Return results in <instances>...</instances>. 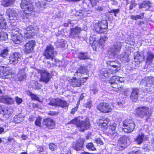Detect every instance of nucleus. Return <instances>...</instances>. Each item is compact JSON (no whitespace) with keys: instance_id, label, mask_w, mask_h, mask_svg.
Wrapping results in <instances>:
<instances>
[{"instance_id":"nucleus-1","label":"nucleus","mask_w":154,"mask_h":154,"mask_svg":"<svg viewBox=\"0 0 154 154\" xmlns=\"http://www.w3.org/2000/svg\"><path fill=\"white\" fill-rule=\"evenodd\" d=\"M6 14L8 17L7 20L11 24V39L14 43L20 44L22 42L23 36L21 33V31L19 28L16 26V23L15 21L18 19V15L16 11L12 8H9L6 11Z\"/></svg>"},{"instance_id":"nucleus-2","label":"nucleus","mask_w":154,"mask_h":154,"mask_svg":"<svg viewBox=\"0 0 154 154\" xmlns=\"http://www.w3.org/2000/svg\"><path fill=\"white\" fill-rule=\"evenodd\" d=\"M20 7L23 11L21 16L23 19L27 18L35 11L32 2L30 0H21Z\"/></svg>"},{"instance_id":"nucleus-3","label":"nucleus","mask_w":154,"mask_h":154,"mask_svg":"<svg viewBox=\"0 0 154 154\" xmlns=\"http://www.w3.org/2000/svg\"><path fill=\"white\" fill-rule=\"evenodd\" d=\"M107 38L108 37L106 36H102L98 42V40H97L96 35H91L89 38L90 44L93 50H96L97 48L99 47L100 46L103 45Z\"/></svg>"},{"instance_id":"nucleus-4","label":"nucleus","mask_w":154,"mask_h":154,"mask_svg":"<svg viewBox=\"0 0 154 154\" xmlns=\"http://www.w3.org/2000/svg\"><path fill=\"white\" fill-rule=\"evenodd\" d=\"M70 123L75 124L79 128L80 131H84L90 127L89 120L87 118L84 121H81L79 118H75L71 121Z\"/></svg>"},{"instance_id":"nucleus-5","label":"nucleus","mask_w":154,"mask_h":154,"mask_svg":"<svg viewBox=\"0 0 154 154\" xmlns=\"http://www.w3.org/2000/svg\"><path fill=\"white\" fill-rule=\"evenodd\" d=\"M152 111L149 108L145 106L139 107L136 110L134 114L136 116L141 118L149 117L151 115Z\"/></svg>"},{"instance_id":"nucleus-6","label":"nucleus","mask_w":154,"mask_h":154,"mask_svg":"<svg viewBox=\"0 0 154 154\" xmlns=\"http://www.w3.org/2000/svg\"><path fill=\"white\" fill-rule=\"evenodd\" d=\"M134 58L135 60L136 59L138 60V61L137 62L139 64L143 59L145 60L146 64H149L151 63L152 60L154 59V53L150 51H147L146 54L144 56L143 53H141L139 54V56L135 57Z\"/></svg>"},{"instance_id":"nucleus-7","label":"nucleus","mask_w":154,"mask_h":154,"mask_svg":"<svg viewBox=\"0 0 154 154\" xmlns=\"http://www.w3.org/2000/svg\"><path fill=\"white\" fill-rule=\"evenodd\" d=\"M124 78L117 76H112L110 79L109 83L111 86L115 88L112 90V92L113 91H118L119 90V88H121L122 85L120 87L119 83H122L124 82Z\"/></svg>"},{"instance_id":"nucleus-8","label":"nucleus","mask_w":154,"mask_h":154,"mask_svg":"<svg viewBox=\"0 0 154 154\" xmlns=\"http://www.w3.org/2000/svg\"><path fill=\"white\" fill-rule=\"evenodd\" d=\"M140 85L142 87H146L145 88L148 91H151L154 87V77H145L142 80L140 83Z\"/></svg>"},{"instance_id":"nucleus-9","label":"nucleus","mask_w":154,"mask_h":154,"mask_svg":"<svg viewBox=\"0 0 154 154\" xmlns=\"http://www.w3.org/2000/svg\"><path fill=\"white\" fill-rule=\"evenodd\" d=\"M94 29L98 33H103L108 29V23L106 20H103L95 23Z\"/></svg>"},{"instance_id":"nucleus-10","label":"nucleus","mask_w":154,"mask_h":154,"mask_svg":"<svg viewBox=\"0 0 154 154\" xmlns=\"http://www.w3.org/2000/svg\"><path fill=\"white\" fill-rule=\"evenodd\" d=\"M123 126L125 127L123 128V131L127 133H131L134 130L135 124L134 122L131 119H127L123 122Z\"/></svg>"},{"instance_id":"nucleus-11","label":"nucleus","mask_w":154,"mask_h":154,"mask_svg":"<svg viewBox=\"0 0 154 154\" xmlns=\"http://www.w3.org/2000/svg\"><path fill=\"white\" fill-rule=\"evenodd\" d=\"M87 76H83L82 77L78 76V79L73 78L69 80L71 85L73 87H79L83 85L87 80Z\"/></svg>"},{"instance_id":"nucleus-12","label":"nucleus","mask_w":154,"mask_h":154,"mask_svg":"<svg viewBox=\"0 0 154 154\" xmlns=\"http://www.w3.org/2000/svg\"><path fill=\"white\" fill-rule=\"evenodd\" d=\"M122 44L120 42L115 43L113 46L108 53L111 55L110 58H116L117 54L120 51Z\"/></svg>"},{"instance_id":"nucleus-13","label":"nucleus","mask_w":154,"mask_h":154,"mask_svg":"<svg viewBox=\"0 0 154 154\" xmlns=\"http://www.w3.org/2000/svg\"><path fill=\"white\" fill-rule=\"evenodd\" d=\"M54 50L53 46L51 45H48L44 53V55L47 59L52 60L54 57Z\"/></svg>"},{"instance_id":"nucleus-14","label":"nucleus","mask_w":154,"mask_h":154,"mask_svg":"<svg viewBox=\"0 0 154 154\" xmlns=\"http://www.w3.org/2000/svg\"><path fill=\"white\" fill-rule=\"evenodd\" d=\"M97 109L102 112L108 113L112 111V109L108 103H101L97 106Z\"/></svg>"},{"instance_id":"nucleus-15","label":"nucleus","mask_w":154,"mask_h":154,"mask_svg":"<svg viewBox=\"0 0 154 154\" xmlns=\"http://www.w3.org/2000/svg\"><path fill=\"white\" fill-rule=\"evenodd\" d=\"M116 124L114 123H111L109 128V132L107 133V135L111 138L114 139L118 136V134L115 131Z\"/></svg>"},{"instance_id":"nucleus-16","label":"nucleus","mask_w":154,"mask_h":154,"mask_svg":"<svg viewBox=\"0 0 154 154\" xmlns=\"http://www.w3.org/2000/svg\"><path fill=\"white\" fill-rule=\"evenodd\" d=\"M108 65L111 67L109 68L113 73L118 71L120 69V65L118 63L117 61H109L107 62Z\"/></svg>"},{"instance_id":"nucleus-17","label":"nucleus","mask_w":154,"mask_h":154,"mask_svg":"<svg viewBox=\"0 0 154 154\" xmlns=\"http://www.w3.org/2000/svg\"><path fill=\"white\" fill-rule=\"evenodd\" d=\"M11 73V71L10 68L3 66H0V75L3 78L8 79V77L6 76L10 75Z\"/></svg>"},{"instance_id":"nucleus-18","label":"nucleus","mask_w":154,"mask_h":154,"mask_svg":"<svg viewBox=\"0 0 154 154\" xmlns=\"http://www.w3.org/2000/svg\"><path fill=\"white\" fill-rule=\"evenodd\" d=\"M88 71L86 67L85 66H81L78 70L75 73V75H78V76L82 77L83 76H87V79L88 77Z\"/></svg>"},{"instance_id":"nucleus-19","label":"nucleus","mask_w":154,"mask_h":154,"mask_svg":"<svg viewBox=\"0 0 154 154\" xmlns=\"http://www.w3.org/2000/svg\"><path fill=\"white\" fill-rule=\"evenodd\" d=\"M35 45V42L34 41H31L27 42L24 45V52L27 54L32 52Z\"/></svg>"},{"instance_id":"nucleus-20","label":"nucleus","mask_w":154,"mask_h":154,"mask_svg":"<svg viewBox=\"0 0 154 154\" xmlns=\"http://www.w3.org/2000/svg\"><path fill=\"white\" fill-rule=\"evenodd\" d=\"M34 29V28L31 25L28 26L26 29V31L24 33V37L26 38H30L34 36L35 32Z\"/></svg>"},{"instance_id":"nucleus-21","label":"nucleus","mask_w":154,"mask_h":154,"mask_svg":"<svg viewBox=\"0 0 154 154\" xmlns=\"http://www.w3.org/2000/svg\"><path fill=\"white\" fill-rule=\"evenodd\" d=\"M21 58V55L19 53H15L9 57V62L11 64H15L17 63Z\"/></svg>"},{"instance_id":"nucleus-22","label":"nucleus","mask_w":154,"mask_h":154,"mask_svg":"<svg viewBox=\"0 0 154 154\" xmlns=\"http://www.w3.org/2000/svg\"><path fill=\"white\" fill-rule=\"evenodd\" d=\"M40 73L41 75V80L45 83L48 82L51 77V75L46 70H40Z\"/></svg>"},{"instance_id":"nucleus-23","label":"nucleus","mask_w":154,"mask_h":154,"mask_svg":"<svg viewBox=\"0 0 154 154\" xmlns=\"http://www.w3.org/2000/svg\"><path fill=\"white\" fill-rule=\"evenodd\" d=\"M113 72L109 69L107 68H103L100 71V77L102 79H105L107 78Z\"/></svg>"},{"instance_id":"nucleus-24","label":"nucleus","mask_w":154,"mask_h":154,"mask_svg":"<svg viewBox=\"0 0 154 154\" xmlns=\"http://www.w3.org/2000/svg\"><path fill=\"white\" fill-rule=\"evenodd\" d=\"M82 31L81 29L78 27H76L70 29L69 36L71 38H79V34Z\"/></svg>"},{"instance_id":"nucleus-25","label":"nucleus","mask_w":154,"mask_h":154,"mask_svg":"<svg viewBox=\"0 0 154 154\" xmlns=\"http://www.w3.org/2000/svg\"><path fill=\"white\" fill-rule=\"evenodd\" d=\"M43 125L49 129H53L55 127V122L50 119H46L43 120Z\"/></svg>"},{"instance_id":"nucleus-26","label":"nucleus","mask_w":154,"mask_h":154,"mask_svg":"<svg viewBox=\"0 0 154 154\" xmlns=\"http://www.w3.org/2000/svg\"><path fill=\"white\" fill-rule=\"evenodd\" d=\"M90 11L84 9L76 12L75 14V16L78 19H81L88 16V15L90 14Z\"/></svg>"},{"instance_id":"nucleus-27","label":"nucleus","mask_w":154,"mask_h":154,"mask_svg":"<svg viewBox=\"0 0 154 154\" xmlns=\"http://www.w3.org/2000/svg\"><path fill=\"white\" fill-rule=\"evenodd\" d=\"M110 122V120L108 118H103L102 119H99L97 121V123L98 125L104 128H106L107 127V125Z\"/></svg>"},{"instance_id":"nucleus-28","label":"nucleus","mask_w":154,"mask_h":154,"mask_svg":"<svg viewBox=\"0 0 154 154\" xmlns=\"http://www.w3.org/2000/svg\"><path fill=\"white\" fill-rule=\"evenodd\" d=\"M0 113L3 114L4 117L8 118L11 115V110L10 109L5 108L2 106H0Z\"/></svg>"},{"instance_id":"nucleus-29","label":"nucleus","mask_w":154,"mask_h":154,"mask_svg":"<svg viewBox=\"0 0 154 154\" xmlns=\"http://www.w3.org/2000/svg\"><path fill=\"white\" fill-rule=\"evenodd\" d=\"M148 137L144 135L143 133L139 134L135 139V141L138 144H141L144 141H146L147 140Z\"/></svg>"},{"instance_id":"nucleus-30","label":"nucleus","mask_w":154,"mask_h":154,"mask_svg":"<svg viewBox=\"0 0 154 154\" xmlns=\"http://www.w3.org/2000/svg\"><path fill=\"white\" fill-rule=\"evenodd\" d=\"M130 143L129 138L128 136H124L120 137L118 143L119 145L123 144L127 146Z\"/></svg>"},{"instance_id":"nucleus-31","label":"nucleus","mask_w":154,"mask_h":154,"mask_svg":"<svg viewBox=\"0 0 154 154\" xmlns=\"http://www.w3.org/2000/svg\"><path fill=\"white\" fill-rule=\"evenodd\" d=\"M138 89L136 88L133 89L130 96V99L133 101H135L138 97Z\"/></svg>"},{"instance_id":"nucleus-32","label":"nucleus","mask_w":154,"mask_h":154,"mask_svg":"<svg viewBox=\"0 0 154 154\" xmlns=\"http://www.w3.org/2000/svg\"><path fill=\"white\" fill-rule=\"evenodd\" d=\"M26 70V69L25 68L21 69L20 70L18 74V76L19 79L20 81L26 79L25 72Z\"/></svg>"},{"instance_id":"nucleus-33","label":"nucleus","mask_w":154,"mask_h":154,"mask_svg":"<svg viewBox=\"0 0 154 154\" xmlns=\"http://www.w3.org/2000/svg\"><path fill=\"white\" fill-rule=\"evenodd\" d=\"M139 8L140 9L145 8L148 7L149 8L152 7V4L148 1H144L142 3L139 4Z\"/></svg>"},{"instance_id":"nucleus-34","label":"nucleus","mask_w":154,"mask_h":154,"mask_svg":"<svg viewBox=\"0 0 154 154\" xmlns=\"http://www.w3.org/2000/svg\"><path fill=\"white\" fill-rule=\"evenodd\" d=\"M15 0H2L1 5L5 7H8L12 5Z\"/></svg>"},{"instance_id":"nucleus-35","label":"nucleus","mask_w":154,"mask_h":154,"mask_svg":"<svg viewBox=\"0 0 154 154\" xmlns=\"http://www.w3.org/2000/svg\"><path fill=\"white\" fill-rule=\"evenodd\" d=\"M57 101H58L57 106L62 107H66L69 105V104L66 101L58 99Z\"/></svg>"},{"instance_id":"nucleus-36","label":"nucleus","mask_w":154,"mask_h":154,"mask_svg":"<svg viewBox=\"0 0 154 154\" xmlns=\"http://www.w3.org/2000/svg\"><path fill=\"white\" fill-rule=\"evenodd\" d=\"M23 117H22L20 115H16L14 119V122L16 123H19L23 121Z\"/></svg>"},{"instance_id":"nucleus-37","label":"nucleus","mask_w":154,"mask_h":154,"mask_svg":"<svg viewBox=\"0 0 154 154\" xmlns=\"http://www.w3.org/2000/svg\"><path fill=\"white\" fill-rule=\"evenodd\" d=\"M2 15L0 14V28L5 29L6 28V23L4 18L2 17Z\"/></svg>"},{"instance_id":"nucleus-38","label":"nucleus","mask_w":154,"mask_h":154,"mask_svg":"<svg viewBox=\"0 0 154 154\" xmlns=\"http://www.w3.org/2000/svg\"><path fill=\"white\" fill-rule=\"evenodd\" d=\"M55 44L57 48L63 47L65 46L64 40L63 39L58 40L56 42Z\"/></svg>"},{"instance_id":"nucleus-39","label":"nucleus","mask_w":154,"mask_h":154,"mask_svg":"<svg viewBox=\"0 0 154 154\" xmlns=\"http://www.w3.org/2000/svg\"><path fill=\"white\" fill-rule=\"evenodd\" d=\"M58 99H55L52 98H49L48 101L49 102L48 104L51 105H57L58 103Z\"/></svg>"},{"instance_id":"nucleus-40","label":"nucleus","mask_w":154,"mask_h":154,"mask_svg":"<svg viewBox=\"0 0 154 154\" xmlns=\"http://www.w3.org/2000/svg\"><path fill=\"white\" fill-rule=\"evenodd\" d=\"M8 50L7 48L3 49L1 51L0 56L3 58L5 57L8 55Z\"/></svg>"},{"instance_id":"nucleus-41","label":"nucleus","mask_w":154,"mask_h":154,"mask_svg":"<svg viewBox=\"0 0 154 154\" xmlns=\"http://www.w3.org/2000/svg\"><path fill=\"white\" fill-rule=\"evenodd\" d=\"M144 17V13H141L140 15L136 16L131 15V19L132 20H136L138 19H142Z\"/></svg>"},{"instance_id":"nucleus-42","label":"nucleus","mask_w":154,"mask_h":154,"mask_svg":"<svg viewBox=\"0 0 154 154\" xmlns=\"http://www.w3.org/2000/svg\"><path fill=\"white\" fill-rule=\"evenodd\" d=\"M73 147L75 150L79 151L82 149L83 146L82 144H80L79 143H77L75 145H73Z\"/></svg>"},{"instance_id":"nucleus-43","label":"nucleus","mask_w":154,"mask_h":154,"mask_svg":"<svg viewBox=\"0 0 154 154\" xmlns=\"http://www.w3.org/2000/svg\"><path fill=\"white\" fill-rule=\"evenodd\" d=\"M7 34L4 32H1L0 33V38L3 40H5L8 39Z\"/></svg>"},{"instance_id":"nucleus-44","label":"nucleus","mask_w":154,"mask_h":154,"mask_svg":"<svg viewBox=\"0 0 154 154\" xmlns=\"http://www.w3.org/2000/svg\"><path fill=\"white\" fill-rule=\"evenodd\" d=\"M5 103L11 104H12L14 102V100L12 98L5 96Z\"/></svg>"},{"instance_id":"nucleus-45","label":"nucleus","mask_w":154,"mask_h":154,"mask_svg":"<svg viewBox=\"0 0 154 154\" xmlns=\"http://www.w3.org/2000/svg\"><path fill=\"white\" fill-rule=\"evenodd\" d=\"M87 148L90 150L94 151L96 150L93 144L92 143H90L86 145Z\"/></svg>"},{"instance_id":"nucleus-46","label":"nucleus","mask_w":154,"mask_h":154,"mask_svg":"<svg viewBox=\"0 0 154 154\" xmlns=\"http://www.w3.org/2000/svg\"><path fill=\"white\" fill-rule=\"evenodd\" d=\"M41 118L40 117L37 118L35 122V125L40 127H41L42 126L41 122Z\"/></svg>"},{"instance_id":"nucleus-47","label":"nucleus","mask_w":154,"mask_h":154,"mask_svg":"<svg viewBox=\"0 0 154 154\" xmlns=\"http://www.w3.org/2000/svg\"><path fill=\"white\" fill-rule=\"evenodd\" d=\"M88 58V57L86 55L83 53H80L79 56V58L80 60H85Z\"/></svg>"},{"instance_id":"nucleus-48","label":"nucleus","mask_w":154,"mask_h":154,"mask_svg":"<svg viewBox=\"0 0 154 154\" xmlns=\"http://www.w3.org/2000/svg\"><path fill=\"white\" fill-rule=\"evenodd\" d=\"M29 94L32 100L41 102L39 100L38 97L36 95L32 94L31 92H29Z\"/></svg>"},{"instance_id":"nucleus-49","label":"nucleus","mask_w":154,"mask_h":154,"mask_svg":"<svg viewBox=\"0 0 154 154\" xmlns=\"http://www.w3.org/2000/svg\"><path fill=\"white\" fill-rule=\"evenodd\" d=\"M90 91L91 93L95 94L97 92V90L96 86H91L90 88Z\"/></svg>"},{"instance_id":"nucleus-50","label":"nucleus","mask_w":154,"mask_h":154,"mask_svg":"<svg viewBox=\"0 0 154 154\" xmlns=\"http://www.w3.org/2000/svg\"><path fill=\"white\" fill-rule=\"evenodd\" d=\"M49 149L52 151L55 150L57 148V146L54 143H50L49 145Z\"/></svg>"},{"instance_id":"nucleus-51","label":"nucleus","mask_w":154,"mask_h":154,"mask_svg":"<svg viewBox=\"0 0 154 154\" xmlns=\"http://www.w3.org/2000/svg\"><path fill=\"white\" fill-rule=\"evenodd\" d=\"M42 85L41 84H38V82H35L33 85V88L37 89H40Z\"/></svg>"},{"instance_id":"nucleus-52","label":"nucleus","mask_w":154,"mask_h":154,"mask_svg":"<svg viewBox=\"0 0 154 154\" xmlns=\"http://www.w3.org/2000/svg\"><path fill=\"white\" fill-rule=\"evenodd\" d=\"M79 105V103H77V104L76 105V106L72 108V110L70 112V113L71 114H74L75 113L76 111L77 110V109L78 108V106Z\"/></svg>"},{"instance_id":"nucleus-53","label":"nucleus","mask_w":154,"mask_h":154,"mask_svg":"<svg viewBox=\"0 0 154 154\" xmlns=\"http://www.w3.org/2000/svg\"><path fill=\"white\" fill-rule=\"evenodd\" d=\"M119 12V9H113L111 10L109 12L110 13H114V16L115 17L116 16V14H118Z\"/></svg>"},{"instance_id":"nucleus-54","label":"nucleus","mask_w":154,"mask_h":154,"mask_svg":"<svg viewBox=\"0 0 154 154\" xmlns=\"http://www.w3.org/2000/svg\"><path fill=\"white\" fill-rule=\"evenodd\" d=\"M15 101L17 104H21L23 102L22 99L18 97H16Z\"/></svg>"},{"instance_id":"nucleus-55","label":"nucleus","mask_w":154,"mask_h":154,"mask_svg":"<svg viewBox=\"0 0 154 154\" xmlns=\"http://www.w3.org/2000/svg\"><path fill=\"white\" fill-rule=\"evenodd\" d=\"M95 141L97 144H99L100 145H103V141L100 139L97 138L95 140Z\"/></svg>"},{"instance_id":"nucleus-56","label":"nucleus","mask_w":154,"mask_h":154,"mask_svg":"<svg viewBox=\"0 0 154 154\" xmlns=\"http://www.w3.org/2000/svg\"><path fill=\"white\" fill-rule=\"evenodd\" d=\"M85 138H81L79 139L78 141V143H79L80 144H82V146L83 145V143L85 141Z\"/></svg>"},{"instance_id":"nucleus-57","label":"nucleus","mask_w":154,"mask_h":154,"mask_svg":"<svg viewBox=\"0 0 154 154\" xmlns=\"http://www.w3.org/2000/svg\"><path fill=\"white\" fill-rule=\"evenodd\" d=\"M5 96L0 97V103H5Z\"/></svg>"},{"instance_id":"nucleus-58","label":"nucleus","mask_w":154,"mask_h":154,"mask_svg":"<svg viewBox=\"0 0 154 154\" xmlns=\"http://www.w3.org/2000/svg\"><path fill=\"white\" fill-rule=\"evenodd\" d=\"M85 107L89 108H91V103L90 102H88L86 104H85Z\"/></svg>"},{"instance_id":"nucleus-59","label":"nucleus","mask_w":154,"mask_h":154,"mask_svg":"<svg viewBox=\"0 0 154 154\" xmlns=\"http://www.w3.org/2000/svg\"><path fill=\"white\" fill-rule=\"evenodd\" d=\"M123 94L126 96H127L129 94V92L128 89H126L125 91L123 92Z\"/></svg>"},{"instance_id":"nucleus-60","label":"nucleus","mask_w":154,"mask_h":154,"mask_svg":"<svg viewBox=\"0 0 154 154\" xmlns=\"http://www.w3.org/2000/svg\"><path fill=\"white\" fill-rule=\"evenodd\" d=\"M84 94H82L80 96V97H79V100L78 101V103H79L80 102V100H82L84 98Z\"/></svg>"},{"instance_id":"nucleus-61","label":"nucleus","mask_w":154,"mask_h":154,"mask_svg":"<svg viewBox=\"0 0 154 154\" xmlns=\"http://www.w3.org/2000/svg\"><path fill=\"white\" fill-rule=\"evenodd\" d=\"M130 154H140V151H132L130 153Z\"/></svg>"},{"instance_id":"nucleus-62","label":"nucleus","mask_w":154,"mask_h":154,"mask_svg":"<svg viewBox=\"0 0 154 154\" xmlns=\"http://www.w3.org/2000/svg\"><path fill=\"white\" fill-rule=\"evenodd\" d=\"M38 150L40 152H42L43 150V148L41 146H39L38 148Z\"/></svg>"},{"instance_id":"nucleus-63","label":"nucleus","mask_w":154,"mask_h":154,"mask_svg":"<svg viewBox=\"0 0 154 154\" xmlns=\"http://www.w3.org/2000/svg\"><path fill=\"white\" fill-rule=\"evenodd\" d=\"M35 118L32 116H30L29 119V121H33L34 120Z\"/></svg>"},{"instance_id":"nucleus-64","label":"nucleus","mask_w":154,"mask_h":154,"mask_svg":"<svg viewBox=\"0 0 154 154\" xmlns=\"http://www.w3.org/2000/svg\"><path fill=\"white\" fill-rule=\"evenodd\" d=\"M21 137H22V138L23 140H26L27 138V136L26 135H22V136Z\"/></svg>"}]
</instances>
